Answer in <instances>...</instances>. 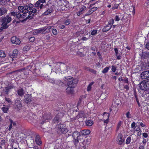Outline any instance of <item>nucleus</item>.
Returning <instances> with one entry per match:
<instances>
[{"label":"nucleus","mask_w":149,"mask_h":149,"mask_svg":"<svg viewBox=\"0 0 149 149\" xmlns=\"http://www.w3.org/2000/svg\"><path fill=\"white\" fill-rule=\"evenodd\" d=\"M110 68V66L109 67H107L105 68L102 71V73L103 74H105L107 72Z\"/></svg>","instance_id":"37"},{"label":"nucleus","mask_w":149,"mask_h":149,"mask_svg":"<svg viewBox=\"0 0 149 149\" xmlns=\"http://www.w3.org/2000/svg\"><path fill=\"white\" fill-rule=\"evenodd\" d=\"M78 54L80 56L82 57H84L85 56V55L84 54H83L82 52H79L78 53Z\"/></svg>","instance_id":"62"},{"label":"nucleus","mask_w":149,"mask_h":149,"mask_svg":"<svg viewBox=\"0 0 149 149\" xmlns=\"http://www.w3.org/2000/svg\"><path fill=\"white\" fill-rule=\"evenodd\" d=\"M67 6L66 5H64L61 1H59L57 2V6L58 7V10L63 11L65 10V7Z\"/></svg>","instance_id":"11"},{"label":"nucleus","mask_w":149,"mask_h":149,"mask_svg":"<svg viewBox=\"0 0 149 149\" xmlns=\"http://www.w3.org/2000/svg\"><path fill=\"white\" fill-rule=\"evenodd\" d=\"M80 135V132L77 131H75L72 133V137L73 139V142L74 145L76 146H77L79 142V136Z\"/></svg>","instance_id":"4"},{"label":"nucleus","mask_w":149,"mask_h":149,"mask_svg":"<svg viewBox=\"0 0 149 149\" xmlns=\"http://www.w3.org/2000/svg\"><path fill=\"white\" fill-rule=\"evenodd\" d=\"M5 101L7 102L8 103H12V101L11 100L8 98L5 97Z\"/></svg>","instance_id":"51"},{"label":"nucleus","mask_w":149,"mask_h":149,"mask_svg":"<svg viewBox=\"0 0 149 149\" xmlns=\"http://www.w3.org/2000/svg\"><path fill=\"white\" fill-rule=\"evenodd\" d=\"M139 125V126H141L142 127H145L146 128V125L145 124L141 122H139L138 123Z\"/></svg>","instance_id":"44"},{"label":"nucleus","mask_w":149,"mask_h":149,"mask_svg":"<svg viewBox=\"0 0 149 149\" xmlns=\"http://www.w3.org/2000/svg\"><path fill=\"white\" fill-rule=\"evenodd\" d=\"M97 9V7H94L92 8L91 9V10H92V12H94V11L96 10Z\"/></svg>","instance_id":"63"},{"label":"nucleus","mask_w":149,"mask_h":149,"mask_svg":"<svg viewBox=\"0 0 149 149\" xmlns=\"http://www.w3.org/2000/svg\"><path fill=\"white\" fill-rule=\"evenodd\" d=\"M18 51L17 49H14L12 54H10V57L12 58V61L14 60V58H15L17 57Z\"/></svg>","instance_id":"17"},{"label":"nucleus","mask_w":149,"mask_h":149,"mask_svg":"<svg viewBox=\"0 0 149 149\" xmlns=\"http://www.w3.org/2000/svg\"><path fill=\"white\" fill-rule=\"evenodd\" d=\"M129 10H130V11H132V15H134L135 13V7L134 6L132 5L131 6Z\"/></svg>","instance_id":"35"},{"label":"nucleus","mask_w":149,"mask_h":149,"mask_svg":"<svg viewBox=\"0 0 149 149\" xmlns=\"http://www.w3.org/2000/svg\"><path fill=\"white\" fill-rule=\"evenodd\" d=\"M25 91L22 88H20L17 90L18 95L20 97H22L25 93Z\"/></svg>","instance_id":"19"},{"label":"nucleus","mask_w":149,"mask_h":149,"mask_svg":"<svg viewBox=\"0 0 149 149\" xmlns=\"http://www.w3.org/2000/svg\"><path fill=\"white\" fill-rule=\"evenodd\" d=\"M141 57L143 58H147L149 57V52H143L141 56Z\"/></svg>","instance_id":"27"},{"label":"nucleus","mask_w":149,"mask_h":149,"mask_svg":"<svg viewBox=\"0 0 149 149\" xmlns=\"http://www.w3.org/2000/svg\"><path fill=\"white\" fill-rule=\"evenodd\" d=\"M35 141L37 144L40 145L42 143L39 136H36V137Z\"/></svg>","instance_id":"31"},{"label":"nucleus","mask_w":149,"mask_h":149,"mask_svg":"<svg viewBox=\"0 0 149 149\" xmlns=\"http://www.w3.org/2000/svg\"><path fill=\"white\" fill-rule=\"evenodd\" d=\"M17 13V12H12L10 13L8 15H10V17H11V16H14L15 17V16L16 15Z\"/></svg>","instance_id":"46"},{"label":"nucleus","mask_w":149,"mask_h":149,"mask_svg":"<svg viewBox=\"0 0 149 149\" xmlns=\"http://www.w3.org/2000/svg\"><path fill=\"white\" fill-rule=\"evenodd\" d=\"M6 56V54L3 51L0 50V57H5Z\"/></svg>","instance_id":"42"},{"label":"nucleus","mask_w":149,"mask_h":149,"mask_svg":"<svg viewBox=\"0 0 149 149\" xmlns=\"http://www.w3.org/2000/svg\"><path fill=\"white\" fill-rule=\"evenodd\" d=\"M124 81L125 83H127L128 84H129V82L128 81V79L126 77L123 79L122 81Z\"/></svg>","instance_id":"53"},{"label":"nucleus","mask_w":149,"mask_h":149,"mask_svg":"<svg viewBox=\"0 0 149 149\" xmlns=\"http://www.w3.org/2000/svg\"><path fill=\"white\" fill-rule=\"evenodd\" d=\"M63 79L65 82H68L67 84L68 86L74 87V85L76 83L73 77L71 76L65 77Z\"/></svg>","instance_id":"3"},{"label":"nucleus","mask_w":149,"mask_h":149,"mask_svg":"<svg viewBox=\"0 0 149 149\" xmlns=\"http://www.w3.org/2000/svg\"><path fill=\"white\" fill-rule=\"evenodd\" d=\"M117 70V67L114 65H112L111 66V70L112 72H114Z\"/></svg>","instance_id":"45"},{"label":"nucleus","mask_w":149,"mask_h":149,"mask_svg":"<svg viewBox=\"0 0 149 149\" xmlns=\"http://www.w3.org/2000/svg\"><path fill=\"white\" fill-rule=\"evenodd\" d=\"M116 141L118 144L120 145H124L125 144V139H123V135L120 133L117 137Z\"/></svg>","instance_id":"8"},{"label":"nucleus","mask_w":149,"mask_h":149,"mask_svg":"<svg viewBox=\"0 0 149 149\" xmlns=\"http://www.w3.org/2000/svg\"><path fill=\"white\" fill-rule=\"evenodd\" d=\"M85 116L84 112L83 111H80L78 114L75 117L73 118L72 119L73 120H75L76 119H78L80 118H82L84 117Z\"/></svg>","instance_id":"15"},{"label":"nucleus","mask_w":149,"mask_h":149,"mask_svg":"<svg viewBox=\"0 0 149 149\" xmlns=\"http://www.w3.org/2000/svg\"><path fill=\"white\" fill-rule=\"evenodd\" d=\"M114 51L115 52V55L117 57V59L118 60H120L121 58V55L118 54V51L117 48H114Z\"/></svg>","instance_id":"29"},{"label":"nucleus","mask_w":149,"mask_h":149,"mask_svg":"<svg viewBox=\"0 0 149 149\" xmlns=\"http://www.w3.org/2000/svg\"><path fill=\"white\" fill-rule=\"evenodd\" d=\"M131 141V137L130 136H128L127 138L126 141L125 143L127 144H129Z\"/></svg>","instance_id":"43"},{"label":"nucleus","mask_w":149,"mask_h":149,"mask_svg":"<svg viewBox=\"0 0 149 149\" xmlns=\"http://www.w3.org/2000/svg\"><path fill=\"white\" fill-rule=\"evenodd\" d=\"M35 38L33 37H31L29 39V41L31 42H34L35 41Z\"/></svg>","instance_id":"59"},{"label":"nucleus","mask_w":149,"mask_h":149,"mask_svg":"<svg viewBox=\"0 0 149 149\" xmlns=\"http://www.w3.org/2000/svg\"><path fill=\"white\" fill-rule=\"evenodd\" d=\"M30 46L26 45L24 47L23 49L24 51H28L30 49Z\"/></svg>","instance_id":"50"},{"label":"nucleus","mask_w":149,"mask_h":149,"mask_svg":"<svg viewBox=\"0 0 149 149\" xmlns=\"http://www.w3.org/2000/svg\"><path fill=\"white\" fill-rule=\"evenodd\" d=\"M15 107L20 109L22 107L21 101L19 100H16L15 102Z\"/></svg>","instance_id":"20"},{"label":"nucleus","mask_w":149,"mask_h":149,"mask_svg":"<svg viewBox=\"0 0 149 149\" xmlns=\"http://www.w3.org/2000/svg\"><path fill=\"white\" fill-rule=\"evenodd\" d=\"M47 6H48V8H48L47 9V15L54 11V8L55 6L51 3L50 0H49L47 3Z\"/></svg>","instance_id":"9"},{"label":"nucleus","mask_w":149,"mask_h":149,"mask_svg":"<svg viewBox=\"0 0 149 149\" xmlns=\"http://www.w3.org/2000/svg\"><path fill=\"white\" fill-rule=\"evenodd\" d=\"M20 13H17L15 17L17 19H20L21 18L22 19H26V16L24 14H21Z\"/></svg>","instance_id":"21"},{"label":"nucleus","mask_w":149,"mask_h":149,"mask_svg":"<svg viewBox=\"0 0 149 149\" xmlns=\"http://www.w3.org/2000/svg\"><path fill=\"white\" fill-rule=\"evenodd\" d=\"M88 70H89V71L90 72L93 73L94 74H97L96 71L94 70V69H91L90 68H88Z\"/></svg>","instance_id":"47"},{"label":"nucleus","mask_w":149,"mask_h":149,"mask_svg":"<svg viewBox=\"0 0 149 149\" xmlns=\"http://www.w3.org/2000/svg\"><path fill=\"white\" fill-rule=\"evenodd\" d=\"M1 109L3 112L6 113L7 112V111L9 109V108L8 107H4L1 108Z\"/></svg>","instance_id":"40"},{"label":"nucleus","mask_w":149,"mask_h":149,"mask_svg":"<svg viewBox=\"0 0 149 149\" xmlns=\"http://www.w3.org/2000/svg\"><path fill=\"white\" fill-rule=\"evenodd\" d=\"M85 124L86 126H91L93 124V122L91 120H86Z\"/></svg>","instance_id":"33"},{"label":"nucleus","mask_w":149,"mask_h":149,"mask_svg":"<svg viewBox=\"0 0 149 149\" xmlns=\"http://www.w3.org/2000/svg\"><path fill=\"white\" fill-rule=\"evenodd\" d=\"M61 121V118L60 117L59 113L57 114L53 120L54 123H58Z\"/></svg>","instance_id":"18"},{"label":"nucleus","mask_w":149,"mask_h":149,"mask_svg":"<svg viewBox=\"0 0 149 149\" xmlns=\"http://www.w3.org/2000/svg\"><path fill=\"white\" fill-rule=\"evenodd\" d=\"M11 42L12 43L19 45L21 43V41L16 36L12 37L11 39Z\"/></svg>","instance_id":"12"},{"label":"nucleus","mask_w":149,"mask_h":149,"mask_svg":"<svg viewBox=\"0 0 149 149\" xmlns=\"http://www.w3.org/2000/svg\"><path fill=\"white\" fill-rule=\"evenodd\" d=\"M94 83V82L92 81L89 84L87 88V91L89 92L91 91L92 88V86Z\"/></svg>","instance_id":"36"},{"label":"nucleus","mask_w":149,"mask_h":149,"mask_svg":"<svg viewBox=\"0 0 149 149\" xmlns=\"http://www.w3.org/2000/svg\"><path fill=\"white\" fill-rule=\"evenodd\" d=\"M10 89L7 87H5V90H4V93L5 95H8V94L9 92L10 91Z\"/></svg>","instance_id":"39"},{"label":"nucleus","mask_w":149,"mask_h":149,"mask_svg":"<svg viewBox=\"0 0 149 149\" xmlns=\"http://www.w3.org/2000/svg\"><path fill=\"white\" fill-rule=\"evenodd\" d=\"M111 27V24H109V22L108 24L107 25L102 29V31L103 32H107L109 30Z\"/></svg>","instance_id":"24"},{"label":"nucleus","mask_w":149,"mask_h":149,"mask_svg":"<svg viewBox=\"0 0 149 149\" xmlns=\"http://www.w3.org/2000/svg\"><path fill=\"white\" fill-rule=\"evenodd\" d=\"M134 132H138L140 130H141L140 128L139 127V126L138 127H136L134 128Z\"/></svg>","instance_id":"55"},{"label":"nucleus","mask_w":149,"mask_h":149,"mask_svg":"<svg viewBox=\"0 0 149 149\" xmlns=\"http://www.w3.org/2000/svg\"><path fill=\"white\" fill-rule=\"evenodd\" d=\"M36 12L37 9L35 8H33L31 10H29L28 14V15L27 17L28 19H32L34 15V14L36 13Z\"/></svg>","instance_id":"10"},{"label":"nucleus","mask_w":149,"mask_h":149,"mask_svg":"<svg viewBox=\"0 0 149 149\" xmlns=\"http://www.w3.org/2000/svg\"><path fill=\"white\" fill-rule=\"evenodd\" d=\"M74 87L68 86L66 89V91L68 94H72L74 92L73 88Z\"/></svg>","instance_id":"23"},{"label":"nucleus","mask_w":149,"mask_h":149,"mask_svg":"<svg viewBox=\"0 0 149 149\" xmlns=\"http://www.w3.org/2000/svg\"><path fill=\"white\" fill-rule=\"evenodd\" d=\"M119 4H114V6L111 8L112 10H115L118 8Z\"/></svg>","instance_id":"54"},{"label":"nucleus","mask_w":149,"mask_h":149,"mask_svg":"<svg viewBox=\"0 0 149 149\" xmlns=\"http://www.w3.org/2000/svg\"><path fill=\"white\" fill-rule=\"evenodd\" d=\"M118 111L117 107L116 106V105H112L111 108H110V111L114 112L115 113L117 112Z\"/></svg>","instance_id":"30"},{"label":"nucleus","mask_w":149,"mask_h":149,"mask_svg":"<svg viewBox=\"0 0 149 149\" xmlns=\"http://www.w3.org/2000/svg\"><path fill=\"white\" fill-rule=\"evenodd\" d=\"M6 0H0V5L3 6L6 3Z\"/></svg>","instance_id":"49"},{"label":"nucleus","mask_w":149,"mask_h":149,"mask_svg":"<svg viewBox=\"0 0 149 149\" xmlns=\"http://www.w3.org/2000/svg\"><path fill=\"white\" fill-rule=\"evenodd\" d=\"M57 84L60 86H63L65 84L64 83L60 80H58V81Z\"/></svg>","instance_id":"41"},{"label":"nucleus","mask_w":149,"mask_h":149,"mask_svg":"<svg viewBox=\"0 0 149 149\" xmlns=\"http://www.w3.org/2000/svg\"><path fill=\"white\" fill-rule=\"evenodd\" d=\"M58 132H61V134H65L68 132V130L64 124L59 123L58 126Z\"/></svg>","instance_id":"6"},{"label":"nucleus","mask_w":149,"mask_h":149,"mask_svg":"<svg viewBox=\"0 0 149 149\" xmlns=\"http://www.w3.org/2000/svg\"><path fill=\"white\" fill-rule=\"evenodd\" d=\"M7 10L4 7H1L0 8V16L5 15L6 13Z\"/></svg>","instance_id":"25"},{"label":"nucleus","mask_w":149,"mask_h":149,"mask_svg":"<svg viewBox=\"0 0 149 149\" xmlns=\"http://www.w3.org/2000/svg\"><path fill=\"white\" fill-rule=\"evenodd\" d=\"M6 141L5 140H2L1 141L0 144L1 145H4L5 144Z\"/></svg>","instance_id":"61"},{"label":"nucleus","mask_w":149,"mask_h":149,"mask_svg":"<svg viewBox=\"0 0 149 149\" xmlns=\"http://www.w3.org/2000/svg\"><path fill=\"white\" fill-rule=\"evenodd\" d=\"M122 123V122L121 121H119L117 125V130H118L120 127Z\"/></svg>","instance_id":"48"},{"label":"nucleus","mask_w":149,"mask_h":149,"mask_svg":"<svg viewBox=\"0 0 149 149\" xmlns=\"http://www.w3.org/2000/svg\"><path fill=\"white\" fill-rule=\"evenodd\" d=\"M84 34V30H81V31H78L75 33V35L76 36L78 37L79 36H82Z\"/></svg>","instance_id":"28"},{"label":"nucleus","mask_w":149,"mask_h":149,"mask_svg":"<svg viewBox=\"0 0 149 149\" xmlns=\"http://www.w3.org/2000/svg\"><path fill=\"white\" fill-rule=\"evenodd\" d=\"M124 88L126 90L128 91L129 90V86L128 85H124Z\"/></svg>","instance_id":"64"},{"label":"nucleus","mask_w":149,"mask_h":149,"mask_svg":"<svg viewBox=\"0 0 149 149\" xmlns=\"http://www.w3.org/2000/svg\"><path fill=\"white\" fill-rule=\"evenodd\" d=\"M33 6V5L31 3H29L27 5L20 6H18V9L19 13H22V14H24L26 16V19H24V20H22L21 21L22 22L26 21L28 19L27 17L28 15V14L29 10H31Z\"/></svg>","instance_id":"1"},{"label":"nucleus","mask_w":149,"mask_h":149,"mask_svg":"<svg viewBox=\"0 0 149 149\" xmlns=\"http://www.w3.org/2000/svg\"><path fill=\"white\" fill-rule=\"evenodd\" d=\"M45 0H39L35 4V6L36 7H40V9L46 8V4Z\"/></svg>","instance_id":"7"},{"label":"nucleus","mask_w":149,"mask_h":149,"mask_svg":"<svg viewBox=\"0 0 149 149\" xmlns=\"http://www.w3.org/2000/svg\"><path fill=\"white\" fill-rule=\"evenodd\" d=\"M136 127V123L135 122H134L132 123L131 125V127L132 128H134Z\"/></svg>","instance_id":"58"},{"label":"nucleus","mask_w":149,"mask_h":149,"mask_svg":"<svg viewBox=\"0 0 149 149\" xmlns=\"http://www.w3.org/2000/svg\"><path fill=\"white\" fill-rule=\"evenodd\" d=\"M47 28H45L41 29L39 30H36L34 32L35 34H38L42 33V34L45 33H47Z\"/></svg>","instance_id":"16"},{"label":"nucleus","mask_w":149,"mask_h":149,"mask_svg":"<svg viewBox=\"0 0 149 149\" xmlns=\"http://www.w3.org/2000/svg\"><path fill=\"white\" fill-rule=\"evenodd\" d=\"M97 30H93L92 31V32H91V34L92 35H94L97 34Z\"/></svg>","instance_id":"56"},{"label":"nucleus","mask_w":149,"mask_h":149,"mask_svg":"<svg viewBox=\"0 0 149 149\" xmlns=\"http://www.w3.org/2000/svg\"><path fill=\"white\" fill-rule=\"evenodd\" d=\"M126 117L128 118H131V116L129 111H128L126 114Z\"/></svg>","instance_id":"52"},{"label":"nucleus","mask_w":149,"mask_h":149,"mask_svg":"<svg viewBox=\"0 0 149 149\" xmlns=\"http://www.w3.org/2000/svg\"><path fill=\"white\" fill-rule=\"evenodd\" d=\"M140 89L144 91H146V93H149V83L148 82H146L144 81H142L140 84Z\"/></svg>","instance_id":"5"},{"label":"nucleus","mask_w":149,"mask_h":149,"mask_svg":"<svg viewBox=\"0 0 149 149\" xmlns=\"http://www.w3.org/2000/svg\"><path fill=\"white\" fill-rule=\"evenodd\" d=\"M52 32L53 34L54 35H56L57 34L58 32L57 30L55 29H53L52 27H50V26H47V32L48 31H50V29H52Z\"/></svg>","instance_id":"22"},{"label":"nucleus","mask_w":149,"mask_h":149,"mask_svg":"<svg viewBox=\"0 0 149 149\" xmlns=\"http://www.w3.org/2000/svg\"><path fill=\"white\" fill-rule=\"evenodd\" d=\"M114 20H115L116 21H118L120 20V18H119L118 16V15H116L115 16V17H114Z\"/></svg>","instance_id":"60"},{"label":"nucleus","mask_w":149,"mask_h":149,"mask_svg":"<svg viewBox=\"0 0 149 149\" xmlns=\"http://www.w3.org/2000/svg\"><path fill=\"white\" fill-rule=\"evenodd\" d=\"M31 67L30 65H29L28 66L27 68H22V69L18 70H15V71H13L11 72V73H13V72H23V71L27 69H28L29 70L31 68Z\"/></svg>","instance_id":"26"},{"label":"nucleus","mask_w":149,"mask_h":149,"mask_svg":"<svg viewBox=\"0 0 149 149\" xmlns=\"http://www.w3.org/2000/svg\"><path fill=\"white\" fill-rule=\"evenodd\" d=\"M141 78L143 79H147L149 77V70L143 72L141 74Z\"/></svg>","instance_id":"14"},{"label":"nucleus","mask_w":149,"mask_h":149,"mask_svg":"<svg viewBox=\"0 0 149 149\" xmlns=\"http://www.w3.org/2000/svg\"><path fill=\"white\" fill-rule=\"evenodd\" d=\"M31 94L26 95L24 96V100L25 103H29L32 101Z\"/></svg>","instance_id":"13"},{"label":"nucleus","mask_w":149,"mask_h":149,"mask_svg":"<svg viewBox=\"0 0 149 149\" xmlns=\"http://www.w3.org/2000/svg\"><path fill=\"white\" fill-rule=\"evenodd\" d=\"M70 20L69 19H67L64 20L63 24L65 25L68 26L70 24Z\"/></svg>","instance_id":"38"},{"label":"nucleus","mask_w":149,"mask_h":149,"mask_svg":"<svg viewBox=\"0 0 149 149\" xmlns=\"http://www.w3.org/2000/svg\"><path fill=\"white\" fill-rule=\"evenodd\" d=\"M120 103L121 101L117 99L114 101V103L112 104V105H116V106L117 107Z\"/></svg>","instance_id":"34"},{"label":"nucleus","mask_w":149,"mask_h":149,"mask_svg":"<svg viewBox=\"0 0 149 149\" xmlns=\"http://www.w3.org/2000/svg\"><path fill=\"white\" fill-rule=\"evenodd\" d=\"M148 134L147 133H143L142 134V136L144 138H147L148 137Z\"/></svg>","instance_id":"57"},{"label":"nucleus","mask_w":149,"mask_h":149,"mask_svg":"<svg viewBox=\"0 0 149 149\" xmlns=\"http://www.w3.org/2000/svg\"><path fill=\"white\" fill-rule=\"evenodd\" d=\"M12 20V18L10 15H7L5 17H2L1 18V27L3 29H6L8 28L9 25L7 24L9 23Z\"/></svg>","instance_id":"2"},{"label":"nucleus","mask_w":149,"mask_h":149,"mask_svg":"<svg viewBox=\"0 0 149 149\" xmlns=\"http://www.w3.org/2000/svg\"><path fill=\"white\" fill-rule=\"evenodd\" d=\"M90 133V131L88 130H84L81 132L82 135L85 136L88 135Z\"/></svg>","instance_id":"32"}]
</instances>
